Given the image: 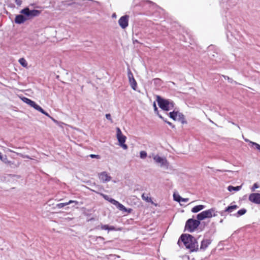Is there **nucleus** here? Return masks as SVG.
Returning a JSON list of instances; mask_svg holds the SVG:
<instances>
[{
    "mask_svg": "<svg viewBox=\"0 0 260 260\" xmlns=\"http://www.w3.org/2000/svg\"><path fill=\"white\" fill-rule=\"evenodd\" d=\"M178 244L182 246L183 244L186 248L191 251H196L198 249V244L196 239L190 235H182L179 239Z\"/></svg>",
    "mask_w": 260,
    "mask_h": 260,
    "instance_id": "obj_1",
    "label": "nucleus"
},
{
    "mask_svg": "<svg viewBox=\"0 0 260 260\" xmlns=\"http://www.w3.org/2000/svg\"><path fill=\"white\" fill-rule=\"evenodd\" d=\"M157 102L159 107L164 111H169L172 110L174 107V103L173 102L161 98L159 96H157Z\"/></svg>",
    "mask_w": 260,
    "mask_h": 260,
    "instance_id": "obj_2",
    "label": "nucleus"
},
{
    "mask_svg": "<svg viewBox=\"0 0 260 260\" xmlns=\"http://www.w3.org/2000/svg\"><path fill=\"white\" fill-rule=\"evenodd\" d=\"M149 157L150 158L152 157L154 162L160 167L165 169H168L169 168V162L165 157H161L154 153L150 154Z\"/></svg>",
    "mask_w": 260,
    "mask_h": 260,
    "instance_id": "obj_3",
    "label": "nucleus"
},
{
    "mask_svg": "<svg viewBox=\"0 0 260 260\" xmlns=\"http://www.w3.org/2000/svg\"><path fill=\"white\" fill-rule=\"evenodd\" d=\"M217 215V211L215 208H210L208 210L202 211L198 214L197 218L199 220H203L206 218H210L212 217H215Z\"/></svg>",
    "mask_w": 260,
    "mask_h": 260,
    "instance_id": "obj_4",
    "label": "nucleus"
},
{
    "mask_svg": "<svg viewBox=\"0 0 260 260\" xmlns=\"http://www.w3.org/2000/svg\"><path fill=\"white\" fill-rule=\"evenodd\" d=\"M21 100L23 102L26 103L31 107H33L36 110H38V111L40 112L41 113L44 114V115L52 119L53 121H55V120L52 117H51L48 113L46 112L39 105L37 104L34 101H31V100L25 97L22 98Z\"/></svg>",
    "mask_w": 260,
    "mask_h": 260,
    "instance_id": "obj_5",
    "label": "nucleus"
},
{
    "mask_svg": "<svg viewBox=\"0 0 260 260\" xmlns=\"http://www.w3.org/2000/svg\"><path fill=\"white\" fill-rule=\"evenodd\" d=\"M200 222L198 219H188L185 224V229L186 231L192 232L194 231L200 225Z\"/></svg>",
    "mask_w": 260,
    "mask_h": 260,
    "instance_id": "obj_6",
    "label": "nucleus"
},
{
    "mask_svg": "<svg viewBox=\"0 0 260 260\" xmlns=\"http://www.w3.org/2000/svg\"><path fill=\"white\" fill-rule=\"evenodd\" d=\"M116 137L118 140L119 145L123 149H127V146L125 144L126 138L124 136L119 127L116 128Z\"/></svg>",
    "mask_w": 260,
    "mask_h": 260,
    "instance_id": "obj_7",
    "label": "nucleus"
},
{
    "mask_svg": "<svg viewBox=\"0 0 260 260\" xmlns=\"http://www.w3.org/2000/svg\"><path fill=\"white\" fill-rule=\"evenodd\" d=\"M20 13L25 15L27 19L39 16L41 12L37 10H29L28 8H25L21 10Z\"/></svg>",
    "mask_w": 260,
    "mask_h": 260,
    "instance_id": "obj_8",
    "label": "nucleus"
},
{
    "mask_svg": "<svg viewBox=\"0 0 260 260\" xmlns=\"http://www.w3.org/2000/svg\"><path fill=\"white\" fill-rule=\"evenodd\" d=\"M98 177L102 183H107L111 181L112 177L106 171H103L98 174Z\"/></svg>",
    "mask_w": 260,
    "mask_h": 260,
    "instance_id": "obj_9",
    "label": "nucleus"
},
{
    "mask_svg": "<svg viewBox=\"0 0 260 260\" xmlns=\"http://www.w3.org/2000/svg\"><path fill=\"white\" fill-rule=\"evenodd\" d=\"M169 116L174 120L180 121L182 123L184 122V118L183 115L178 111H173L172 112H170Z\"/></svg>",
    "mask_w": 260,
    "mask_h": 260,
    "instance_id": "obj_10",
    "label": "nucleus"
},
{
    "mask_svg": "<svg viewBox=\"0 0 260 260\" xmlns=\"http://www.w3.org/2000/svg\"><path fill=\"white\" fill-rule=\"evenodd\" d=\"M129 16L124 15L120 18L118 20V24L122 29L126 28L128 25Z\"/></svg>",
    "mask_w": 260,
    "mask_h": 260,
    "instance_id": "obj_11",
    "label": "nucleus"
},
{
    "mask_svg": "<svg viewBox=\"0 0 260 260\" xmlns=\"http://www.w3.org/2000/svg\"><path fill=\"white\" fill-rule=\"evenodd\" d=\"M248 200L250 202L256 204H260V193H252L249 194Z\"/></svg>",
    "mask_w": 260,
    "mask_h": 260,
    "instance_id": "obj_12",
    "label": "nucleus"
},
{
    "mask_svg": "<svg viewBox=\"0 0 260 260\" xmlns=\"http://www.w3.org/2000/svg\"><path fill=\"white\" fill-rule=\"evenodd\" d=\"M113 204L117 207L118 209H119L120 211H122L125 212H127L130 213L132 212V209H127L122 204H120L117 201H113Z\"/></svg>",
    "mask_w": 260,
    "mask_h": 260,
    "instance_id": "obj_13",
    "label": "nucleus"
},
{
    "mask_svg": "<svg viewBox=\"0 0 260 260\" xmlns=\"http://www.w3.org/2000/svg\"><path fill=\"white\" fill-rule=\"evenodd\" d=\"M128 78L129 80V82L130 83V85L131 86V87L135 90H136L137 88V82L135 80V79L134 78L133 75L131 71H129L128 72Z\"/></svg>",
    "mask_w": 260,
    "mask_h": 260,
    "instance_id": "obj_14",
    "label": "nucleus"
},
{
    "mask_svg": "<svg viewBox=\"0 0 260 260\" xmlns=\"http://www.w3.org/2000/svg\"><path fill=\"white\" fill-rule=\"evenodd\" d=\"M27 20V17L23 15H18L16 16L15 22L17 24H21L24 23Z\"/></svg>",
    "mask_w": 260,
    "mask_h": 260,
    "instance_id": "obj_15",
    "label": "nucleus"
},
{
    "mask_svg": "<svg viewBox=\"0 0 260 260\" xmlns=\"http://www.w3.org/2000/svg\"><path fill=\"white\" fill-rule=\"evenodd\" d=\"M211 240L209 239H205L202 240L200 246V249L205 250L208 246L211 244Z\"/></svg>",
    "mask_w": 260,
    "mask_h": 260,
    "instance_id": "obj_16",
    "label": "nucleus"
},
{
    "mask_svg": "<svg viewBox=\"0 0 260 260\" xmlns=\"http://www.w3.org/2000/svg\"><path fill=\"white\" fill-rule=\"evenodd\" d=\"M72 203H74L75 205H78V204H79L78 201H73V200H70L68 202L58 204L56 205V206L58 208H63L64 206L68 205L71 204Z\"/></svg>",
    "mask_w": 260,
    "mask_h": 260,
    "instance_id": "obj_17",
    "label": "nucleus"
},
{
    "mask_svg": "<svg viewBox=\"0 0 260 260\" xmlns=\"http://www.w3.org/2000/svg\"><path fill=\"white\" fill-rule=\"evenodd\" d=\"M205 206L203 205H198L192 208L191 212L193 213H197L205 209Z\"/></svg>",
    "mask_w": 260,
    "mask_h": 260,
    "instance_id": "obj_18",
    "label": "nucleus"
},
{
    "mask_svg": "<svg viewBox=\"0 0 260 260\" xmlns=\"http://www.w3.org/2000/svg\"><path fill=\"white\" fill-rule=\"evenodd\" d=\"M242 186H237L236 187L233 186H229L228 189L229 191H238L241 189Z\"/></svg>",
    "mask_w": 260,
    "mask_h": 260,
    "instance_id": "obj_19",
    "label": "nucleus"
},
{
    "mask_svg": "<svg viewBox=\"0 0 260 260\" xmlns=\"http://www.w3.org/2000/svg\"><path fill=\"white\" fill-rule=\"evenodd\" d=\"M238 208V207L236 205L230 206H228L225 209V212L231 213V212H232L233 211H234V210H235L236 209H237Z\"/></svg>",
    "mask_w": 260,
    "mask_h": 260,
    "instance_id": "obj_20",
    "label": "nucleus"
},
{
    "mask_svg": "<svg viewBox=\"0 0 260 260\" xmlns=\"http://www.w3.org/2000/svg\"><path fill=\"white\" fill-rule=\"evenodd\" d=\"M246 212V210L245 209H242L239 210L237 213L234 214V216L238 217L240 216L244 215V214H245Z\"/></svg>",
    "mask_w": 260,
    "mask_h": 260,
    "instance_id": "obj_21",
    "label": "nucleus"
},
{
    "mask_svg": "<svg viewBox=\"0 0 260 260\" xmlns=\"http://www.w3.org/2000/svg\"><path fill=\"white\" fill-rule=\"evenodd\" d=\"M250 147L256 149L260 152V145L255 142H250Z\"/></svg>",
    "mask_w": 260,
    "mask_h": 260,
    "instance_id": "obj_22",
    "label": "nucleus"
},
{
    "mask_svg": "<svg viewBox=\"0 0 260 260\" xmlns=\"http://www.w3.org/2000/svg\"><path fill=\"white\" fill-rule=\"evenodd\" d=\"M19 62L23 67L26 68L27 67V62L24 58H21L19 59Z\"/></svg>",
    "mask_w": 260,
    "mask_h": 260,
    "instance_id": "obj_23",
    "label": "nucleus"
},
{
    "mask_svg": "<svg viewBox=\"0 0 260 260\" xmlns=\"http://www.w3.org/2000/svg\"><path fill=\"white\" fill-rule=\"evenodd\" d=\"M101 195L107 201H109L111 203L113 204V201H115L114 199H113L110 198L108 196L104 194L103 193H101Z\"/></svg>",
    "mask_w": 260,
    "mask_h": 260,
    "instance_id": "obj_24",
    "label": "nucleus"
},
{
    "mask_svg": "<svg viewBox=\"0 0 260 260\" xmlns=\"http://www.w3.org/2000/svg\"><path fill=\"white\" fill-rule=\"evenodd\" d=\"M174 200L180 203L181 197L178 193H174L173 194Z\"/></svg>",
    "mask_w": 260,
    "mask_h": 260,
    "instance_id": "obj_25",
    "label": "nucleus"
},
{
    "mask_svg": "<svg viewBox=\"0 0 260 260\" xmlns=\"http://www.w3.org/2000/svg\"><path fill=\"white\" fill-rule=\"evenodd\" d=\"M142 198L143 200H145V201L147 202H150L151 201V199L150 197H148L147 194H146L145 193H143L142 195Z\"/></svg>",
    "mask_w": 260,
    "mask_h": 260,
    "instance_id": "obj_26",
    "label": "nucleus"
},
{
    "mask_svg": "<svg viewBox=\"0 0 260 260\" xmlns=\"http://www.w3.org/2000/svg\"><path fill=\"white\" fill-rule=\"evenodd\" d=\"M147 156V153L145 151H141L140 152V157L142 159H145Z\"/></svg>",
    "mask_w": 260,
    "mask_h": 260,
    "instance_id": "obj_27",
    "label": "nucleus"
},
{
    "mask_svg": "<svg viewBox=\"0 0 260 260\" xmlns=\"http://www.w3.org/2000/svg\"><path fill=\"white\" fill-rule=\"evenodd\" d=\"M259 186L257 183H255L251 188L252 191H254L257 188H259Z\"/></svg>",
    "mask_w": 260,
    "mask_h": 260,
    "instance_id": "obj_28",
    "label": "nucleus"
},
{
    "mask_svg": "<svg viewBox=\"0 0 260 260\" xmlns=\"http://www.w3.org/2000/svg\"><path fill=\"white\" fill-rule=\"evenodd\" d=\"M153 106V107H154V110L155 112V113H157V114L158 115L159 117L160 118L162 119V118H162V117L160 115H159V114H158V110H157V108L156 107V104H155V102H154Z\"/></svg>",
    "mask_w": 260,
    "mask_h": 260,
    "instance_id": "obj_29",
    "label": "nucleus"
},
{
    "mask_svg": "<svg viewBox=\"0 0 260 260\" xmlns=\"http://www.w3.org/2000/svg\"><path fill=\"white\" fill-rule=\"evenodd\" d=\"M108 229H109V225H108L105 224V225H101V230H108Z\"/></svg>",
    "mask_w": 260,
    "mask_h": 260,
    "instance_id": "obj_30",
    "label": "nucleus"
},
{
    "mask_svg": "<svg viewBox=\"0 0 260 260\" xmlns=\"http://www.w3.org/2000/svg\"><path fill=\"white\" fill-rule=\"evenodd\" d=\"M120 230V229H116L114 226H109L108 231H118Z\"/></svg>",
    "mask_w": 260,
    "mask_h": 260,
    "instance_id": "obj_31",
    "label": "nucleus"
},
{
    "mask_svg": "<svg viewBox=\"0 0 260 260\" xmlns=\"http://www.w3.org/2000/svg\"><path fill=\"white\" fill-rule=\"evenodd\" d=\"M106 117L107 119L110 120L111 122H112V119L111 118V115L110 114H106Z\"/></svg>",
    "mask_w": 260,
    "mask_h": 260,
    "instance_id": "obj_32",
    "label": "nucleus"
},
{
    "mask_svg": "<svg viewBox=\"0 0 260 260\" xmlns=\"http://www.w3.org/2000/svg\"><path fill=\"white\" fill-rule=\"evenodd\" d=\"M15 2L18 6H20L22 4V1L21 0H15Z\"/></svg>",
    "mask_w": 260,
    "mask_h": 260,
    "instance_id": "obj_33",
    "label": "nucleus"
},
{
    "mask_svg": "<svg viewBox=\"0 0 260 260\" xmlns=\"http://www.w3.org/2000/svg\"><path fill=\"white\" fill-rule=\"evenodd\" d=\"M89 156L91 158H96L98 159L100 158V156L98 155H95V154H90Z\"/></svg>",
    "mask_w": 260,
    "mask_h": 260,
    "instance_id": "obj_34",
    "label": "nucleus"
},
{
    "mask_svg": "<svg viewBox=\"0 0 260 260\" xmlns=\"http://www.w3.org/2000/svg\"><path fill=\"white\" fill-rule=\"evenodd\" d=\"M188 201H189V199L188 198H181V202H187Z\"/></svg>",
    "mask_w": 260,
    "mask_h": 260,
    "instance_id": "obj_35",
    "label": "nucleus"
},
{
    "mask_svg": "<svg viewBox=\"0 0 260 260\" xmlns=\"http://www.w3.org/2000/svg\"><path fill=\"white\" fill-rule=\"evenodd\" d=\"M224 78L225 79H227L229 82H233V80L232 79H231L230 78H229V77H227V76H224Z\"/></svg>",
    "mask_w": 260,
    "mask_h": 260,
    "instance_id": "obj_36",
    "label": "nucleus"
},
{
    "mask_svg": "<svg viewBox=\"0 0 260 260\" xmlns=\"http://www.w3.org/2000/svg\"><path fill=\"white\" fill-rule=\"evenodd\" d=\"M244 141L245 142H248L249 143V145L250 146V142H253L252 141H250L249 140L247 139H244Z\"/></svg>",
    "mask_w": 260,
    "mask_h": 260,
    "instance_id": "obj_37",
    "label": "nucleus"
},
{
    "mask_svg": "<svg viewBox=\"0 0 260 260\" xmlns=\"http://www.w3.org/2000/svg\"><path fill=\"white\" fill-rule=\"evenodd\" d=\"M20 155L23 158H29V157L27 155H23L22 154H20Z\"/></svg>",
    "mask_w": 260,
    "mask_h": 260,
    "instance_id": "obj_38",
    "label": "nucleus"
},
{
    "mask_svg": "<svg viewBox=\"0 0 260 260\" xmlns=\"http://www.w3.org/2000/svg\"><path fill=\"white\" fill-rule=\"evenodd\" d=\"M112 18H116V15L115 13H113L112 14Z\"/></svg>",
    "mask_w": 260,
    "mask_h": 260,
    "instance_id": "obj_39",
    "label": "nucleus"
},
{
    "mask_svg": "<svg viewBox=\"0 0 260 260\" xmlns=\"http://www.w3.org/2000/svg\"><path fill=\"white\" fill-rule=\"evenodd\" d=\"M98 238L101 239V240H104V238L102 237H99Z\"/></svg>",
    "mask_w": 260,
    "mask_h": 260,
    "instance_id": "obj_40",
    "label": "nucleus"
},
{
    "mask_svg": "<svg viewBox=\"0 0 260 260\" xmlns=\"http://www.w3.org/2000/svg\"><path fill=\"white\" fill-rule=\"evenodd\" d=\"M168 123L169 124H170V125H171V123L170 122H168Z\"/></svg>",
    "mask_w": 260,
    "mask_h": 260,
    "instance_id": "obj_41",
    "label": "nucleus"
}]
</instances>
